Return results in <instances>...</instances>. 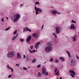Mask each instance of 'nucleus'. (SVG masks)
Instances as JSON below:
<instances>
[{
	"label": "nucleus",
	"instance_id": "f257e3e1",
	"mask_svg": "<svg viewBox=\"0 0 79 79\" xmlns=\"http://www.w3.org/2000/svg\"><path fill=\"white\" fill-rule=\"evenodd\" d=\"M15 55V52L14 51H11L8 52L7 54V56L9 58H11Z\"/></svg>",
	"mask_w": 79,
	"mask_h": 79
},
{
	"label": "nucleus",
	"instance_id": "052dcab7",
	"mask_svg": "<svg viewBox=\"0 0 79 79\" xmlns=\"http://www.w3.org/2000/svg\"><path fill=\"white\" fill-rule=\"evenodd\" d=\"M46 63V62H45L44 63V64H45Z\"/></svg>",
	"mask_w": 79,
	"mask_h": 79
},
{
	"label": "nucleus",
	"instance_id": "37998d69",
	"mask_svg": "<svg viewBox=\"0 0 79 79\" xmlns=\"http://www.w3.org/2000/svg\"><path fill=\"white\" fill-rule=\"evenodd\" d=\"M40 66H41V65L39 64L37 66V68H40Z\"/></svg>",
	"mask_w": 79,
	"mask_h": 79
},
{
	"label": "nucleus",
	"instance_id": "473e14b6",
	"mask_svg": "<svg viewBox=\"0 0 79 79\" xmlns=\"http://www.w3.org/2000/svg\"><path fill=\"white\" fill-rule=\"evenodd\" d=\"M57 71H58V69H57V68H55L54 71L55 73H56V72H57Z\"/></svg>",
	"mask_w": 79,
	"mask_h": 79
},
{
	"label": "nucleus",
	"instance_id": "ea45409f",
	"mask_svg": "<svg viewBox=\"0 0 79 79\" xmlns=\"http://www.w3.org/2000/svg\"><path fill=\"white\" fill-rule=\"evenodd\" d=\"M23 69L24 70H27V69L26 67H23Z\"/></svg>",
	"mask_w": 79,
	"mask_h": 79
},
{
	"label": "nucleus",
	"instance_id": "1a4fd4ad",
	"mask_svg": "<svg viewBox=\"0 0 79 79\" xmlns=\"http://www.w3.org/2000/svg\"><path fill=\"white\" fill-rule=\"evenodd\" d=\"M40 44V42H38L36 43L35 47V48H36V49H37V48L39 47V45Z\"/></svg>",
	"mask_w": 79,
	"mask_h": 79
},
{
	"label": "nucleus",
	"instance_id": "39448f33",
	"mask_svg": "<svg viewBox=\"0 0 79 79\" xmlns=\"http://www.w3.org/2000/svg\"><path fill=\"white\" fill-rule=\"evenodd\" d=\"M56 33L57 34H60V32H61V29H60V28L58 27H56Z\"/></svg>",
	"mask_w": 79,
	"mask_h": 79
},
{
	"label": "nucleus",
	"instance_id": "2f4dec72",
	"mask_svg": "<svg viewBox=\"0 0 79 79\" xmlns=\"http://www.w3.org/2000/svg\"><path fill=\"white\" fill-rule=\"evenodd\" d=\"M26 31V27H25L23 30V32H24Z\"/></svg>",
	"mask_w": 79,
	"mask_h": 79
},
{
	"label": "nucleus",
	"instance_id": "79ce46f5",
	"mask_svg": "<svg viewBox=\"0 0 79 79\" xmlns=\"http://www.w3.org/2000/svg\"><path fill=\"white\" fill-rule=\"evenodd\" d=\"M68 55L69 57V58H71V54H70V53Z\"/></svg>",
	"mask_w": 79,
	"mask_h": 79
},
{
	"label": "nucleus",
	"instance_id": "0eeeda50",
	"mask_svg": "<svg viewBox=\"0 0 79 79\" xmlns=\"http://www.w3.org/2000/svg\"><path fill=\"white\" fill-rule=\"evenodd\" d=\"M47 73V69L46 68H43L42 69V73L43 74H45Z\"/></svg>",
	"mask_w": 79,
	"mask_h": 79
},
{
	"label": "nucleus",
	"instance_id": "603ef678",
	"mask_svg": "<svg viewBox=\"0 0 79 79\" xmlns=\"http://www.w3.org/2000/svg\"><path fill=\"white\" fill-rule=\"evenodd\" d=\"M23 58H26V56L25 55H23Z\"/></svg>",
	"mask_w": 79,
	"mask_h": 79
},
{
	"label": "nucleus",
	"instance_id": "c03bdc74",
	"mask_svg": "<svg viewBox=\"0 0 79 79\" xmlns=\"http://www.w3.org/2000/svg\"><path fill=\"white\" fill-rule=\"evenodd\" d=\"M48 72H47L45 73V75L46 76H48Z\"/></svg>",
	"mask_w": 79,
	"mask_h": 79
},
{
	"label": "nucleus",
	"instance_id": "c9c22d12",
	"mask_svg": "<svg viewBox=\"0 0 79 79\" xmlns=\"http://www.w3.org/2000/svg\"><path fill=\"white\" fill-rule=\"evenodd\" d=\"M23 5H24L23 4H20V8H22V7H23Z\"/></svg>",
	"mask_w": 79,
	"mask_h": 79
},
{
	"label": "nucleus",
	"instance_id": "4c0bfd02",
	"mask_svg": "<svg viewBox=\"0 0 79 79\" xmlns=\"http://www.w3.org/2000/svg\"><path fill=\"white\" fill-rule=\"evenodd\" d=\"M7 66L8 68V69H11V67H9V66L8 65H7Z\"/></svg>",
	"mask_w": 79,
	"mask_h": 79
},
{
	"label": "nucleus",
	"instance_id": "6ab92c4d",
	"mask_svg": "<svg viewBox=\"0 0 79 79\" xmlns=\"http://www.w3.org/2000/svg\"><path fill=\"white\" fill-rule=\"evenodd\" d=\"M60 72H59V70H58L57 72L56 73V76H59V74H60Z\"/></svg>",
	"mask_w": 79,
	"mask_h": 79
},
{
	"label": "nucleus",
	"instance_id": "423d86ee",
	"mask_svg": "<svg viewBox=\"0 0 79 79\" xmlns=\"http://www.w3.org/2000/svg\"><path fill=\"white\" fill-rule=\"evenodd\" d=\"M32 38V36L31 35L29 36L27 38L26 40V42L27 43H29V42H30V40H31V39Z\"/></svg>",
	"mask_w": 79,
	"mask_h": 79
},
{
	"label": "nucleus",
	"instance_id": "6e6552de",
	"mask_svg": "<svg viewBox=\"0 0 79 79\" xmlns=\"http://www.w3.org/2000/svg\"><path fill=\"white\" fill-rule=\"evenodd\" d=\"M17 59H18L19 60L21 59V56H20V53H17V56H16Z\"/></svg>",
	"mask_w": 79,
	"mask_h": 79
},
{
	"label": "nucleus",
	"instance_id": "e433bc0d",
	"mask_svg": "<svg viewBox=\"0 0 79 79\" xmlns=\"http://www.w3.org/2000/svg\"><path fill=\"white\" fill-rule=\"evenodd\" d=\"M11 76H12V74H11L10 75H9L8 76V78H10V77H11Z\"/></svg>",
	"mask_w": 79,
	"mask_h": 79
},
{
	"label": "nucleus",
	"instance_id": "f03ea898",
	"mask_svg": "<svg viewBox=\"0 0 79 79\" xmlns=\"http://www.w3.org/2000/svg\"><path fill=\"white\" fill-rule=\"evenodd\" d=\"M21 17L20 15L18 14H16V15L14 16L13 18H14V23L16 22L17 20L19 19V18Z\"/></svg>",
	"mask_w": 79,
	"mask_h": 79
},
{
	"label": "nucleus",
	"instance_id": "20e7f679",
	"mask_svg": "<svg viewBox=\"0 0 79 79\" xmlns=\"http://www.w3.org/2000/svg\"><path fill=\"white\" fill-rule=\"evenodd\" d=\"M77 64L76 61L75 60L72 59L70 62V65L71 66H75Z\"/></svg>",
	"mask_w": 79,
	"mask_h": 79
},
{
	"label": "nucleus",
	"instance_id": "13d9d810",
	"mask_svg": "<svg viewBox=\"0 0 79 79\" xmlns=\"http://www.w3.org/2000/svg\"><path fill=\"white\" fill-rule=\"evenodd\" d=\"M60 79H62V77H60Z\"/></svg>",
	"mask_w": 79,
	"mask_h": 79
},
{
	"label": "nucleus",
	"instance_id": "338daca9",
	"mask_svg": "<svg viewBox=\"0 0 79 79\" xmlns=\"http://www.w3.org/2000/svg\"><path fill=\"white\" fill-rule=\"evenodd\" d=\"M78 33V34H79V32Z\"/></svg>",
	"mask_w": 79,
	"mask_h": 79
},
{
	"label": "nucleus",
	"instance_id": "09e8293b",
	"mask_svg": "<svg viewBox=\"0 0 79 79\" xmlns=\"http://www.w3.org/2000/svg\"><path fill=\"white\" fill-rule=\"evenodd\" d=\"M16 66H19V64H16Z\"/></svg>",
	"mask_w": 79,
	"mask_h": 79
},
{
	"label": "nucleus",
	"instance_id": "b1692460",
	"mask_svg": "<svg viewBox=\"0 0 79 79\" xmlns=\"http://www.w3.org/2000/svg\"><path fill=\"white\" fill-rule=\"evenodd\" d=\"M26 31H29V32H31V30L30 29L28 28H26Z\"/></svg>",
	"mask_w": 79,
	"mask_h": 79
},
{
	"label": "nucleus",
	"instance_id": "69168bd1",
	"mask_svg": "<svg viewBox=\"0 0 79 79\" xmlns=\"http://www.w3.org/2000/svg\"><path fill=\"white\" fill-rule=\"evenodd\" d=\"M36 39H37V37H36Z\"/></svg>",
	"mask_w": 79,
	"mask_h": 79
},
{
	"label": "nucleus",
	"instance_id": "3c124183",
	"mask_svg": "<svg viewBox=\"0 0 79 79\" xmlns=\"http://www.w3.org/2000/svg\"><path fill=\"white\" fill-rule=\"evenodd\" d=\"M11 69V72H13V69H12V68H11V69Z\"/></svg>",
	"mask_w": 79,
	"mask_h": 79
},
{
	"label": "nucleus",
	"instance_id": "bf43d9fd",
	"mask_svg": "<svg viewBox=\"0 0 79 79\" xmlns=\"http://www.w3.org/2000/svg\"><path fill=\"white\" fill-rule=\"evenodd\" d=\"M11 19H12V20H13V18H12Z\"/></svg>",
	"mask_w": 79,
	"mask_h": 79
},
{
	"label": "nucleus",
	"instance_id": "a211bd4d",
	"mask_svg": "<svg viewBox=\"0 0 79 79\" xmlns=\"http://www.w3.org/2000/svg\"><path fill=\"white\" fill-rule=\"evenodd\" d=\"M72 39H73V42H75V41H76V38H75V37H73Z\"/></svg>",
	"mask_w": 79,
	"mask_h": 79
},
{
	"label": "nucleus",
	"instance_id": "de8ad7c7",
	"mask_svg": "<svg viewBox=\"0 0 79 79\" xmlns=\"http://www.w3.org/2000/svg\"><path fill=\"white\" fill-rule=\"evenodd\" d=\"M32 52H33V53H35V50H33L32 51Z\"/></svg>",
	"mask_w": 79,
	"mask_h": 79
},
{
	"label": "nucleus",
	"instance_id": "8fccbe9b",
	"mask_svg": "<svg viewBox=\"0 0 79 79\" xmlns=\"http://www.w3.org/2000/svg\"><path fill=\"white\" fill-rule=\"evenodd\" d=\"M56 13L58 14L59 15H60V14H61V13L60 12H58L57 11V13Z\"/></svg>",
	"mask_w": 79,
	"mask_h": 79
},
{
	"label": "nucleus",
	"instance_id": "e2e57ef3",
	"mask_svg": "<svg viewBox=\"0 0 79 79\" xmlns=\"http://www.w3.org/2000/svg\"><path fill=\"white\" fill-rule=\"evenodd\" d=\"M12 5H13H13H14V4H13V3H12Z\"/></svg>",
	"mask_w": 79,
	"mask_h": 79
},
{
	"label": "nucleus",
	"instance_id": "5fc2aeb1",
	"mask_svg": "<svg viewBox=\"0 0 79 79\" xmlns=\"http://www.w3.org/2000/svg\"><path fill=\"white\" fill-rule=\"evenodd\" d=\"M67 53H68V54L70 53H69V52L68 51H67Z\"/></svg>",
	"mask_w": 79,
	"mask_h": 79
},
{
	"label": "nucleus",
	"instance_id": "cd10ccee",
	"mask_svg": "<svg viewBox=\"0 0 79 79\" xmlns=\"http://www.w3.org/2000/svg\"><path fill=\"white\" fill-rule=\"evenodd\" d=\"M39 4H40L39 2H37L35 3V5H36L37 4L39 5Z\"/></svg>",
	"mask_w": 79,
	"mask_h": 79
},
{
	"label": "nucleus",
	"instance_id": "f3484780",
	"mask_svg": "<svg viewBox=\"0 0 79 79\" xmlns=\"http://www.w3.org/2000/svg\"><path fill=\"white\" fill-rule=\"evenodd\" d=\"M47 46H50L51 45V42H48L47 44Z\"/></svg>",
	"mask_w": 79,
	"mask_h": 79
},
{
	"label": "nucleus",
	"instance_id": "bb28decb",
	"mask_svg": "<svg viewBox=\"0 0 79 79\" xmlns=\"http://www.w3.org/2000/svg\"><path fill=\"white\" fill-rule=\"evenodd\" d=\"M36 61V59H34L32 61V62L33 63H35Z\"/></svg>",
	"mask_w": 79,
	"mask_h": 79
},
{
	"label": "nucleus",
	"instance_id": "f704fd0d",
	"mask_svg": "<svg viewBox=\"0 0 79 79\" xmlns=\"http://www.w3.org/2000/svg\"><path fill=\"white\" fill-rule=\"evenodd\" d=\"M28 50L30 53H32V51L30 50V49H29V48H28Z\"/></svg>",
	"mask_w": 79,
	"mask_h": 79
},
{
	"label": "nucleus",
	"instance_id": "4d7b16f0",
	"mask_svg": "<svg viewBox=\"0 0 79 79\" xmlns=\"http://www.w3.org/2000/svg\"><path fill=\"white\" fill-rule=\"evenodd\" d=\"M6 18H7V19H8V18L7 17H6Z\"/></svg>",
	"mask_w": 79,
	"mask_h": 79
},
{
	"label": "nucleus",
	"instance_id": "49530a36",
	"mask_svg": "<svg viewBox=\"0 0 79 79\" xmlns=\"http://www.w3.org/2000/svg\"><path fill=\"white\" fill-rule=\"evenodd\" d=\"M76 58L77 59H79V57L78 56H77V55H76Z\"/></svg>",
	"mask_w": 79,
	"mask_h": 79
},
{
	"label": "nucleus",
	"instance_id": "4468645a",
	"mask_svg": "<svg viewBox=\"0 0 79 79\" xmlns=\"http://www.w3.org/2000/svg\"><path fill=\"white\" fill-rule=\"evenodd\" d=\"M57 13V11H55V10H52V13L53 14V15H55L56 13Z\"/></svg>",
	"mask_w": 79,
	"mask_h": 79
},
{
	"label": "nucleus",
	"instance_id": "f8f14e48",
	"mask_svg": "<svg viewBox=\"0 0 79 79\" xmlns=\"http://www.w3.org/2000/svg\"><path fill=\"white\" fill-rule=\"evenodd\" d=\"M69 73H72L73 74H74V75H76V73L74 72V70H70V71L69 72Z\"/></svg>",
	"mask_w": 79,
	"mask_h": 79
},
{
	"label": "nucleus",
	"instance_id": "ddd939ff",
	"mask_svg": "<svg viewBox=\"0 0 79 79\" xmlns=\"http://www.w3.org/2000/svg\"><path fill=\"white\" fill-rule=\"evenodd\" d=\"M35 10L36 14V15H38V14H39V12H38V11H39L37 10V7L35 6Z\"/></svg>",
	"mask_w": 79,
	"mask_h": 79
},
{
	"label": "nucleus",
	"instance_id": "7c9ffc66",
	"mask_svg": "<svg viewBox=\"0 0 79 79\" xmlns=\"http://www.w3.org/2000/svg\"><path fill=\"white\" fill-rule=\"evenodd\" d=\"M17 33V30H16L14 32V34H16V33Z\"/></svg>",
	"mask_w": 79,
	"mask_h": 79
},
{
	"label": "nucleus",
	"instance_id": "7ed1b4c3",
	"mask_svg": "<svg viewBox=\"0 0 79 79\" xmlns=\"http://www.w3.org/2000/svg\"><path fill=\"white\" fill-rule=\"evenodd\" d=\"M52 50V47L50 46H48L45 48V51L47 53L51 52Z\"/></svg>",
	"mask_w": 79,
	"mask_h": 79
},
{
	"label": "nucleus",
	"instance_id": "2eb2a0df",
	"mask_svg": "<svg viewBox=\"0 0 79 79\" xmlns=\"http://www.w3.org/2000/svg\"><path fill=\"white\" fill-rule=\"evenodd\" d=\"M60 60H61L62 61H64V58L63 57H60Z\"/></svg>",
	"mask_w": 79,
	"mask_h": 79
},
{
	"label": "nucleus",
	"instance_id": "393cba45",
	"mask_svg": "<svg viewBox=\"0 0 79 79\" xmlns=\"http://www.w3.org/2000/svg\"><path fill=\"white\" fill-rule=\"evenodd\" d=\"M54 62H55H55H56V63H58L59 62V60H58V59H56L54 61Z\"/></svg>",
	"mask_w": 79,
	"mask_h": 79
},
{
	"label": "nucleus",
	"instance_id": "5701e85b",
	"mask_svg": "<svg viewBox=\"0 0 79 79\" xmlns=\"http://www.w3.org/2000/svg\"><path fill=\"white\" fill-rule=\"evenodd\" d=\"M53 35L55 37V38H57V36L56 35V33H53Z\"/></svg>",
	"mask_w": 79,
	"mask_h": 79
},
{
	"label": "nucleus",
	"instance_id": "a878e982",
	"mask_svg": "<svg viewBox=\"0 0 79 79\" xmlns=\"http://www.w3.org/2000/svg\"><path fill=\"white\" fill-rule=\"evenodd\" d=\"M19 41L22 42H24V39H20L19 40Z\"/></svg>",
	"mask_w": 79,
	"mask_h": 79
},
{
	"label": "nucleus",
	"instance_id": "58836bf2",
	"mask_svg": "<svg viewBox=\"0 0 79 79\" xmlns=\"http://www.w3.org/2000/svg\"><path fill=\"white\" fill-rule=\"evenodd\" d=\"M53 59L52 58L50 59L49 61H53Z\"/></svg>",
	"mask_w": 79,
	"mask_h": 79
},
{
	"label": "nucleus",
	"instance_id": "0e129e2a",
	"mask_svg": "<svg viewBox=\"0 0 79 79\" xmlns=\"http://www.w3.org/2000/svg\"><path fill=\"white\" fill-rule=\"evenodd\" d=\"M66 37L67 38H68V37H67V36H66Z\"/></svg>",
	"mask_w": 79,
	"mask_h": 79
},
{
	"label": "nucleus",
	"instance_id": "c756f323",
	"mask_svg": "<svg viewBox=\"0 0 79 79\" xmlns=\"http://www.w3.org/2000/svg\"><path fill=\"white\" fill-rule=\"evenodd\" d=\"M10 28H11V27H9L8 28H7L6 29H5V31H8V30H9V29H10Z\"/></svg>",
	"mask_w": 79,
	"mask_h": 79
},
{
	"label": "nucleus",
	"instance_id": "72a5a7b5",
	"mask_svg": "<svg viewBox=\"0 0 79 79\" xmlns=\"http://www.w3.org/2000/svg\"><path fill=\"white\" fill-rule=\"evenodd\" d=\"M71 22L73 23H76V22L73 20H71Z\"/></svg>",
	"mask_w": 79,
	"mask_h": 79
},
{
	"label": "nucleus",
	"instance_id": "9b49d317",
	"mask_svg": "<svg viewBox=\"0 0 79 79\" xmlns=\"http://www.w3.org/2000/svg\"><path fill=\"white\" fill-rule=\"evenodd\" d=\"M18 36V34L17 33L16 35V36H14L12 38V40H15L16 39V38Z\"/></svg>",
	"mask_w": 79,
	"mask_h": 79
},
{
	"label": "nucleus",
	"instance_id": "a19ab883",
	"mask_svg": "<svg viewBox=\"0 0 79 79\" xmlns=\"http://www.w3.org/2000/svg\"><path fill=\"white\" fill-rule=\"evenodd\" d=\"M30 49L31 50H32L33 48V46L32 45L30 47Z\"/></svg>",
	"mask_w": 79,
	"mask_h": 79
},
{
	"label": "nucleus",
	"instance_id": "9d476101",
	"mask_svg": "<svg viewBox=\"0 0 79 79\" xmlns=\"http://www.w3.org/2000/svg\"><path fill=\"white\" fill-rule=\"evenodd\" d=\"M70 29H76V27L74 26V24H72L71 25Z\"/></svg>",
	"mask_w": 79,
	"mask_h": 79
},
{
	"label": "nucleus",
	"instance_id": "4be33fe9",
	"mask_svg": "<svg viewBox=\"0 0 79 79\" xmlns=\"http://www.w3.org/2000/svg\"><path fill=\"white\" fill-rule=\"evenodd\" d=\"M36 9L40 12H41V11H42V10H41V9L40 8H37Z\"/></svg>",
	"mask_w": 79,
	"mask_h": 79
},
{
	"label": "nucleus",
	"instance_id": "774afa93",
	"mask_svg": "<svg viewBox=\"0 0 79 79\" xmlns=\"http://www.w3.org/2000/svg\"><path fill=\"white\" fill-rule=\"evenodd\" d=\"M36 52H37V51H36Z\"/></svg>",
	"mask_w": 79,
	"mask_h": 79
},
{
	"label": "nucleus",
	"instance_id": "412c9836",
	"mask_svg": "<svg viewBox=\"0 0 79 79\" xmlns=\"http://www.w3.org/2000/svg\"><path fill=\"white\" fill-rule=\"evenodd\" d=\"M38 77H41V73H40V72H38Z\"/></svg>",
	"mask_w": 79,
	"mask_h": 79
},
{
	"label": "nucleus",
	"instance_id": "864d4df0",
	"mask_svg": "<svg viewBox=\"0 0 79 79\" xmlns=\"http://www.w3.org/2000/svg\"><path fill=\"white\" fill-rule=\"evenodd\" d=\"M44 26V25H43L42 26V27H41V29H42L41 30H42V29H43V27Z\"/></svg>",
	"mask_w": 79,
	"mask_h": 79
},
{
	"label": "nucleus",
	"instance_id": "dca6fc26",
	"mask_svg": "<svg viewBox=\"0 0 79 79\" xmlns=\"http://www.w3.org/2000/svg\"><path fill=\"white\" fill-rule=\"evenodd\" d=\"M70 75L71 76H72V77L73 78H74V77H75V76H74V74H73L72 73H70Z\"/></svg>",
	"mask_w": 79,
	"mask_h": 79
},
{
	"label": "nucleus",
	"instance_id": "680f3d73",
	"mask_svg": "<svg viewBox=\"0 0 79 79\" xmlns=\"http://www.w3.org/2000/svg\"><path fill=\"white\" fill-rule=\"evenodd\" d=\"M52 8H53V7L52 6Z\"/></svg>",
	"mask_w": 79,
	"mask_h": 79
},
{
	"label": "nucleus",
	"instance_id": "c85d7f7f",
	"mask_svg": "<svg viewBox=\"0 0 79 79\" xmlns=\"http://www.w3.org/2000/svg\"><path fill=\"white\" fill-rule=\"evenodd\" d=\"M26 58L27 59V61H29V57L26 56Z\"/></svg>",
	"mask_w": 79,
	"mask_h": 79
},
{
	"label": "nucleus",
	"instance_id": "aec40b11",
	"mask_svg": "<svg viewBox=\"0 0 79 79\" xmlns=\"http://www.w3.org/2000/svg\"><path fill=\"white\" fill-rule=\"evenodd\" d=\"M32 37H36V34L34 33L32 34Z\"/></svg>",
	"mask_w": 79,
	"mask_h": 79
},
{
	"label": "nucleus",
	"instance_id": "a18cd8bd",
	"mask_svg": "<svg viewBox=\"0 0 79 79\" xmlns=\"http://www.w3.org/2000/svg\"><path fill=\"white\" fill-rule=\"evenodd\" d=\"M1 21H2V22H4V19H3V18H2L1 19Z\"/></svg>",
	"mask_w": 79,
	"mask_h": 79
},
{
	"label": "nucleus",
	"instance_id": "6e6d98bb",
	"mask_svg": "<svg viewBox=\"0 0 79 79\" xmlns=\"http://www.w3.org/2000/svg\"><path fill=\"white\" fill-rule=\"evenodd\" d=\"M76 37V35H75L74 36V37H75V38Z\"/></svg>",
	"mask_w": 79,
	"mask_h": 79
}]
</instances>
